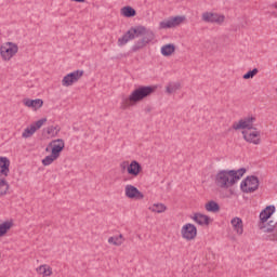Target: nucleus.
Listing matches in <instances>:
<instances>
[{"label": "nucleus", "mask_w": 277, "mask_h": 277, "mask_svg": "<svg viewBox=\"0 0 277 277\" xmlns=\"http://www.w3.org/2000/svg\"><path fill=\"white\" fill-rule=\"evenodd\" d=\"M176 51V47L172 43H168L161 47V55L170 57Z\"/></svg>", "instance_id": "22"}, {"label": "nucleus", "mask_w": 277, "mask_h": 277, "mask_svg": "<svg viewBox=\"0 0 277 277\" xmlns=\"http://www.w3.org/2000/svg\"><path fill=\"white\" fill-rule=\"evenodd\" d=\"M44 131L49 137H57L62 129L60 128V126H50L45 128Z\"/></svg>", "instance_id": "24"}, {"label": "nucleus", "mask_w": 277, "mask_h": 277, "mask_svg": "<svg viewBox=\"0 0 277 277\" xmlns=\"http://www.w3.org/2000/svg\"><path fill=\"white\" fill-rule=\"evenodd\" d=\"M254 122H256V117L249 116L240 119L238 122H235L233 124V129L235 131H239V129H242L243 131H250L254 128Z\"/></svg>", "instance_id": "8"}, {"label": "nucleus", "mask_w": 277, "mask_h": 277, "mask_svg": "<svg viewBox=\"0 0 277 277\" xmlns=\"http://www.w3.org/2000/svg\"><path fill=\"white\" fill-rule=\"evenodd\" d=\"M108 243L113 245V246H122V241H119L117 236H111L108 238Z\"/></svg>", "instance_id": "33"}, {"label": "nucleus", "mask_w": 277, "mask_h": 277, "mask_svg": "<svg viewBox=\"0 0 277 277\" xmlns=\"http://www.w3.org/2000/svg\"><path fill=\"white\" fill-rule=\"evenodd\" d=\"M276 239H277L276 234H272V235L266 236V241H276Z\"/></svg>", "instance_id": "34"}, {"label": "nucleus", "mask_w": 277, "mask_h": 277, "mask_svg": "<svg viewBox=\"0 0 277 277\" xmlns=\"http://www.w3.org/2000/svg\"><path fill=\"white\" fill-rule=\"evenodd\" d=\"M275 8H276V10H277V2L275 3ZM276 16H277V13H276Z\"/></svg>", "instance_id": "39"}, {"label": "nucleus", "mask_w": 277, "mask_h": 277, "mask_svg": "<svg viewBox=\"0 0 277 277\" xmlns=\"http://www.w3.org/2000/svg\"><path fill=\"white\" fill-rule=\"evenodd\" d=\"M225 18L226 17L224 15L211 12H205L201 15V21H203V23H216V25H222Z\"/></svg>", "instance_id": "13"}, {"label": "nucleus", "mask_w": 277, "mask_h": 277, "mask_svg": "<svg viewBox=\"0 0 277 277\" xmlns=\"http://www.w3.org/2000/svg\"><path fill=\"white\" fill-rule=\"evenodd\" d=\"M16 53H18V45L16 43L9 42L0 48V55L4 62H10Z\"/></svg>", "instance_id": "6"}, {"label": "nucleus", "mask_w": 277, "mask_h": 277, "mask_svg": "<svg viewBox=\"0 0 277 277\" xmlns=\"http://www.w3.org/2000/svg\"><path fill=\"white\" fill-rule=\"evenodd\" d=\"M127 171L130 176H140V172H142V164L136 160H132L128 166Z\"/></svg>", "instance_id": "18"}, {"label": "nucleus", "mask_w": 277, "mask_h": 277, "mask_svg": "<svg viewBox=\"0 0 277 277\" xmlns=\"http://www.w3.org/2000/svg\"><path fill=\"white\" fill-rule=\"evenodd\" d=\"M255 75H259V69L253 68L242 76V79H253Z\"/></svg>", "instance_id": "32"}, {"label": "nucleus", "mask_w": 277, "mask_h": 277, "mask_svg": "<svg viewBox=\"0 0 277 277\" xmlns=\"http://www.w3.org/2000/svg\"><path fill=\"white\" fill-rule=\"evenodd\" d=\"M23 104L25 107H29L30 109H34L35 111H38L42 105H44V101L37 98V100H30V98H24Z\"/></svg>", "instance_id": "17"}, {"label": "nucleus", "mask_w": 277, "mask_h": 277, "mask_svg": "<svg viewBox=\"0 0 277 277\" xmlns=\"http://www.w3.org/2000/svg\"><path fill=\"white\" fill-rule=\"evenodd\" d=\"M126 197L130 198L131 200H144V193L140 192L137 187L129 184L126 186Z\"/></svg>", "instance_id": "14"}, {"label": "nucleus", "mask_w": 277, "mask_h": 277, "mask_svg": "<svg viewBox=\"0 0 277 277\" xmlns=\"http://www.w3.org/2000/svg\"><path fill=\"white\" fill-rule=\"evenodd\" d=\"M185 21V15H177L160 22L159 27L160 29H173L174 27H179V25H183Z\"/></svg>", "instance_id": "7"}, {"label": "nucleus", "mask_w": 277, "mask_h": 277, "mask_svg": "<svg viewBox=\"0 0 277 277\" xmlns=\"http://www.w3.org/2000/svg\"><path fill=\"white\" fill-rule=\"evenodd\" d=\"M230 224L237 235H243V221L241 217L236 216L232 219Z\"/></svg>", "instance_id": "20"}, {"label": "nucleus", "mask_w": 277, "mask_h": 277, "mask_svg": "<svg viewBox=\"0 0 277 277\" xmlns=\"http://www.w3.org/2000/svg\"><path fill=\"white\" fill-rule=\"evenodd\" d=\"M8 189H10V184H8L5 177H0V198L1 196H5V194H8Z\"/></svg>", "instance_id": "28"}, {"label": "nucleus", "mask_w": 277, "mask_h": 277, "mask_svg": "<svg viewBox=\"0 0 277 277\" xmlns=\"http://www.w3.org/2000/svg\"><path fill=\"white\" fill-rule=\"evenodd\" d=\"M276 213V207L275 206H267L264 210L260 213V223L259 228L260 230H263L265 228L266 222L269 220Z\"/></svg>", "instance_id": "11"}, {"label": "nucleus", "mask_w": 277, "mask_h": 277, "mask_svg": "<svg viewBox=\"0 0 277 277\" xmlns=\"http://www.w3.org/2000/svg\"><path fill=\"white\" fill-rule=\"evenodd\" d=\"M75 1L76 3H85V0H71Z\"/></svg>", "instance_id": "36"}, {"label": "nucleus", "mask_w": 277, "mask_h": 277, "mask_svg": "<svg viewBox=\"0 0 277 277\" xmlns=\"http://www.w3.org/2000/svg\"><path fill=\"white\" fill-rule=\"evenodd\" d=\"M49 150H50L49 147H47V148H45V153H49Z\"/></svg>", "instance_id": "38"}, {"label": "nucleus", "mask_w": 277, "mask_h": 277, "mask_svg": "<svg viewBox=\"0 0 277 277\" xmlns=\"http://www.w3.org/2000/svg\"><path fill=\"white\" fill-rule=\"evenodd\" d=\"M117 239H119V241H121V246L124 243V236L122 234L117 236Z\"/></svg>", "instance_id": "35"}, {"label": "nucleus", "mask_w": 277, "mask_h": 277, "mask_svg": "<svg viewBox=\"0 0 277 277\" xmlns=\"http://www.w3.org/2000/svg\"><path fill=\"white\" fill-rule=\"evenodd\" d=\"M10 176V159L0 156V179H8Z\"/></svg>", "instance_id": "16"}, {"label": "nucleus", "mask_w": 277, "mask_h": 277, "mask_svg": "<svg viewBox=\"0 0 277 277\" xmlns=\"http://www.w3.org/2000/svg\"><path fill=\"white\" fill-rule=\"evenodd\" d=\"M44 122H47V118L39 119L35 123H32L30 127L26 128L22 133V137H24V140L31 137V135H34V133H36L38 129H42V127L44 126Z\"/></svg>", "instance_id": "12"}, {"label": "nucleus", "mask_w": 277, "mask_h": 277, "mask_svg": "<svg viewBox=\"0 0 277 277\" xmlns=\"http://www.w3.org/2000/svg\"><path fill=\"white\" fill-rule=\"evenodd\" d=\"M37 274H40V276L43 277H49L53 275V268L47 264H43L37 267Z\"/></svg>", "instance_id": "21"}, {"label": "nucleus", "mask_w": 277, "mask_h": 277, "mask_svg": "<svg viewBox=\"0 0 277 277\" xmlns=\"http://www.w3.org/2000/svg\"><path fill=\"white\" fill-rule=\"evenodd\" d=\"M242 137L245 142H248V144H254V146H259V144H261V131L258 128L243 130Z\"/></svg>", "instance_id": "5"}, {"label": "nucleus", "mask_w": 277, "mask_h": 277, "mask_svg": "<svg viewBox=\"0 0 277 277\" xmlns=\"http://www.w3.org/2000/svg\"><path fill=\"white\" fill-rule=\"evenodd\" d=\"M259 177L254 175L247 176L240 184V189L243 194H254L259 189Z\"/></svg>", "instance_id": "4"}, {"label": "nucleus", "mask_w": 277, "mask_h": 277, "mask_svg": "<svg viewBox=\"0 0 277 277\" xmlns=\"http://www.w3.org/2000/svg\"><path fill=\"white\" fill-rule=\"evenodd\" d=\"M83 77V70H75L70 74H67L63 80H62V85L64 88H70V85H72L74 83H77V81H79V79H81Z\"/></svg>", "instance_id": "9"}, {"label": "nucleus", "mask_w": 277, "mask_h": 277, "mask_svg": "<svg viewBox=\"0 0 277 277\" xmlns=\"http://www.w3.org/2000/svg\"><path fill=\"white\" fill-rule=\"evenodd\" d=\"M157 90V87L150 85H142L131 92L128 97H124L121 103V109H129V107H133V105H137L147 96H150Z\"/></svg>", "instance_id": "3"}, {"label": "nucleus", "mask_w": 277, "mask_h": 277, "mask_svg": "<svg viewBox=\"0 0 277 277\" xmlns=\"http://www.w3.org/2000/svg\"><path fill=\"white\" fill-rule=\"evenodd\" d=\"M168 210V207L163 203H154L153 206L149 207V211L153 213H166Z\"/></svg>", "instance_id": "26"}, {"label": "nucleus", "mask_w": 277, "mask_h": 277, "mask_svg": "<svg viewBox=\"0 0 277 277\" xmlns=\"http://www.w3.org/2000/svg\"><path fill=\"white\" fill-rule=\"evenodd\" d=\"M53 161H57V156L51 154L47 156L44 159H42V166H51Z\"/></svg>", "instance_id": "30"}, {"label": "nucleus", "mask_w": 277, "mask_h": 277, "mask_svg": "<svg viewBox=\"0 0 277 277\" xmlns=\"http://www.w3.org/2000/svg\"><path fill=\"white\" fill-rule=\"evenodd\" d=\"M276 228V222L274 221H268L266 222L265 228H263L264 233H274Z\"/></svg>", "instance_id": "31"}, {"label": "nucleus", "mask_w": 277, "mask_h": 277, "mask_svg": "<svg viewBox=\"0 0 277 277\" xmlns=\"http://www.w3.org/2000/svg\"><path fill=\"white\" fill-rule=\"evenodd\" d=\"M206 211L209 213H220V203L214 200L209 201L205 206Z\"/></svg>", "instance_id": "23"}, {"label": "nucleus", "mask_w": 277, "mask_h": 277, "mask_svg": "<svg viewBox=\"0 0 277 277\" xmlns=\"http://www.w3.org/2000/svg\"><path fill=\"white\" fill-rule=\"evenodd\" d=\"M177 90H181V82H169L166 87L167 94H174Z\"/></svg>", "instance_id": "27"}, {"label": "nucleus", "mask_w": 277, "mask_h": 277, "mask_svg": "<svg viewBox=\"0 0 277 277\" xmlns=\"http://www.w3.org/2000/svg\"><path fill=\"white\" fill-rule=\"evenodd\" d=\"M136 14L137 12L132 6H123L121 9V16H126V18H133Z\"/></svg>", "instance_id": "25"}, {"label": "nucleus", "mask_w": 277, "mask_h": 277, "mask_svg": "<svg viewBox=\"0 0 277 277\" xmlns=\"http://www.w3.org/2000/svg\"><path fill=\"white\" fill-rule=\"evenodd\" d=\"M193 220L196 224H199V226H209L211 222V217L201 213H195Z\"/></svg>", "instance_id": "19"}, {"label": "nucleus", "mask_w": 277, "mask_h": 277, "mask_svg": "<svg viewBox=\"0 0 277 277\" xmlns=\"http://www.w3.org/2000/svg\"><path fill=\"white\" fill-rule=\"evenodd\" d=\"M12 226H13V223L10 221H6L0 224V237H3L4 235H6L8 230H10Z\"/></svg>", "instance_id": "29"}, {"label": "nucleus", "mask_w": 277, "mask_h": 277, "mask_svg": "<svg viewBox=\"0 0 277 277\" xmlns=\"http://www.w3.org/2000/svg\"><path fill=\"white\" fill-rule=\"evenodd\" d=\"M246 174V168H240L238 170H221L216 173L214 177V183L216 187L221 189H228Z\"/></svg>", "instance_id": "2"}, {"label": "nucleus", "mask_w": 277, "mask_h": 277, "mask_svg": "<svg viewBox=\"0 0 277 277\" xmlns=\"http://www.w3.org/2000/svg\"><path fill=\"white\" fill-rule=\"evenodd\" d=\"M122 170H127V162L121 163Z\"/></svg>", "instance_id": "37"}, {"label": "nucleus", "mask_w": 277, "mask_h": 277, "mask_svg": "<svg viewBox=\"0 0 277 277\" xmlns=\"http://www.w3.org/2000/svg\"><path fill=\"white\" fill-rule=\"evenodd\" d=\"M140 37H142V39L137 40L132 47V51L134 52L140 51V49H144L146 44H150V42L155 40V32L150 28H146V26L143 25L131 27L121 38L118 39V45L124 47V44L130 42V40H135V38Z\"/></svg>", "instance_id": "1"}, {"label": "nucleus", "mask_w": 277, "mask_h": 277, "mask_svg": "<svg viewBox=\"0 0 277 277\" xmlns=\"http://www.w3.org/2000/svg\"><path fill=\"white\" fill-rule=\"evenodd\" d=\"M181 234L183 239H186V241H192L196 239V236L198 235V229L196 228V225L187 223L182 227Z\"/></svg>", "instance_id": "10"}, {"label": "nucleus", "mask_w": 277, "mask_h": 277, "mask_svg": "<svg viewBox=\"0 0 277 277\" xmlns=\"http://www.w3.org/2000/svg\"><path fill=\"white\" fill-rule=\"evenodd\" d=\"M51 149V154L54 155L57 159H60V156L62 155V150L66 147V143H64V140L57 138L52 141L49 144Z\"/></svg>", "instance_id": "15"}]
</instances>
